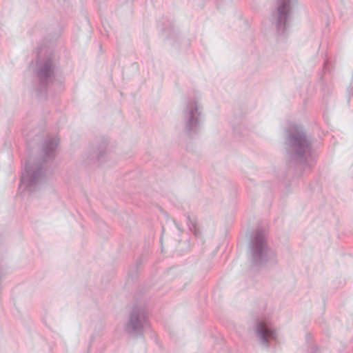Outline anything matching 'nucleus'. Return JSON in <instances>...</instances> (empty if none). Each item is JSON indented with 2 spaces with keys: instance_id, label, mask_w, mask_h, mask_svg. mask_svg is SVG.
Instances as JSON below:
<instances>
[{
  "instance_id": "f257e3e1",
  "label": "nucleus",
  "mask_w": 353,
  "mask_h": 353,
  "mask_svg": "<svg viewBox=\"0 0 353 353\" xmlns=\"http://www.w3.org/2000/svg\"><path fill=\"white\" fill-rule=\"evenodd\" d=\"M285 145L290 161L305 167L312 166L311 143L301 127L294 125L289 127L287 130Z\"/></svg>"
},
{
  "instance_id": "f03ea898",
  "label": "nucleus",
  "mask_w": 353,
  "mask_h": 353,
  "mask_svg": "<svg viewBox=\"0 0 353 353\" xmlns=\"http://www.w3.org/2000/svg\"><path fill=\"white\" fill-rule=\"evenodd\" d=\"M250 252L252 261L256 264H261L268 261V257L274 254L269 250L264 233L256 230L250 243Z\"/></svg>"
},
{
  "instance_id": "7ed1b4c3",
  "label": "nucleus",
  "mask_w": 353,
  "mask_h": 353,
  "mask_svg": "<svg viewBox=\"0 0 353 353\" xmlns=\"http://www.w3.org/2000/svg\"><path fill=\"white\" fill-rule=\"evenodd\" d=\"M296 3V0H276V11L272 14V19L279 32H285L290 10Z\"/></svg>"
},
{
  "instance_id": "20e7f679",
  "label": "nucleus",
  "mask_w": 353,
  "mask_h": 353,
  "mask_svg": "<svg viewBox=\"0 0 353 353\" xmlns=\"http://www.w3.org/2000/svg\"><path fill=\"white\" fill-rule=\"evenodd\" d=\"M43 178L44 174L41 165L38 163L32 165L28 163L22 172L21 185H24L29 191H33Z\"/></svg>"
},
{
  "instance_id": "39448f33",
  "label": "nucleus",
  "mask_w": 353,
  "mask_h": 353,
  "mask_svg": "<svg viewBox=\"0 0 353 353\" xmlns=\"http://www.w3.org/2000/svg\"><path fill=\"white\" fill-rule=\"evenodd\" d=\"M146 323L144 311L139 307H134L130 313L129 319L125 326V330L135 335L141 334Z\"/></svg>"
},
{
  "instance_id": "423d86ee",
  "label": "nucleus",
  "mask_w": 353,
  "mask_h": 353,
  "mask_svg": "<svg viewBox=\"0 0 353 353\" xmlns=\"http://www.w3.org/2000/svg\"><path fill=\"white\" fill-rule=\"evenodd\" d=\"M255 336L258 341L265 347L269 345L270 341L276 339V331L270 325L263 321L256 323Z\"/></svg>"
},
{
  "instance_id": "0eeeda50",
  "label": "nucleus",
  "mask_w": 353,
  "mask_h": 353,
  "mask_svg": "<svg viewBox=\"0 0 353 353\" xmlns=\"http://www.w3.org/2000/svg\"><path fill=\"white\" fill-rule=\"evenodd\" d=\"M185 118L187 120L186 129L188 132L196 131L199 123L200 112L199 105L196 101L190 102L184 112Z\"/></svg>"
},
{
  "instance_id": "6e6552de",
  "label": "nucleus",
  "mask_w": 353,
  "mask_h": 353,
  "mask_svg": "<svg viewBox=\"0 0 353 353\" xmlns=\"http://www.w3.org/2000/svg\"><path fill=\"white\" fill-rule=\"evenodd\" d=\"M54 63L51 57H46L37 63V73L42 84L46 83L54 73Z\"/></svg>"
},
{
  "instance_id": "1a4fd4ad",
  "label": "nucleus",
  "mask_w": 353,
  "mask_h": 353,
  "mask_svg": "<svg viewBox=\"0 0 353 353\" xmlns=\"http://www.w3.org/2000/svg\"><path fill=\"white\" fill-rule=\"evenodd\" d=\"M58 143L59 140L57 138H52L46 141L43 145V152L46 157L52 158L54 156V150Z\"/></svg>"
},
{
  "instance_id": "9d476101",
  "label": "nucleus",
  "mask_w": 353,
  "mask_h": 353,
  "mask_svg": "<svg viewBox=\"0 0 353 353\" xmlns=\"http://www.w3.org/2000/svg\"><path fill=\"white\" fill-rule=\"evenodd\" d=\"M188 225L189 229L194 233L196 236H199L201 234L196 218L194 216H188Z\"/></svg>"
}]
</instances>
